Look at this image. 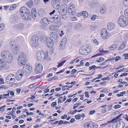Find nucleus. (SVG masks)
Instances as JSON below:
<instances>
[{
    "mask_svg": "<svg viewBox=\"0 0 128 128\" xmlns=\"http://www.w3.org/2000/svg\"><path fill=\"white\" fill-rule=\"evenodd\" d=\"M120 93L121 94H118L117 95V96H123V94H126V92L124 91V92H121Z\"/></svg>",
    "mask_w": 128,
    "mask_h": 128,
    "instance_id": "nucleus-49",
    "label": "nucleus"
},
{
    "mask_svg": "<svg viewBox=\"0 0 128 128\" xmlns=\"http://www.w3.org/2000/svg\"><path fill=\"white\" fill-rule=\"evenodd\" d=\"M49 21L46 18H44L41 20L40 21V23L43 25H46L49 23Z\"/></svg>",
    "mask_w": 128,
    "mask_h": 128,
    "instance_id": "nucleus-16",
    "label": "nucleus"
},
{
    "mask_svg": "<svg viewBox=\"0 0 128 128\" xmlns=\"http://www.w3.org/2000/svg\"><path fill=\"white\" fill-rule=\"evenodd\" d=\"M23 76L19 73L17 72L16 74V78L17 80H20Z\"/></svg>",
    "mask_w": 128,
    "mask_h": 128,
    "instance_id": "nucleus-29",
    "label": "nucleus"
},
{
    "mask_svg": "<svg viewBox=\"0 0 128 128\" xmlns=\"http://www.w3.org/2000/svg\"><path fill=\"white\" fill-rule=\"evenodd\" d=\"M6 64V62L3 60L0 59V68H1L4 67Z\"/></svg>",
    "mask_w": 128,
    "mask_h": 128,
    "instance_id": "nucleus-24",
    "label": "nucleus"
},
{
    "mask_svg": "<svg viewBox=\"0 0 128 128\" xmlns=\"http://www.w3.org/2000/svg\"><path fill=\"white\" fill-rule=\"evenodd\" d=\"M115 26V24L112 22L108 23L107 25V29L108 30H112L114 29Z\"/></svg>",
    "mask_w": 128,
    "mask_h": 128,
    "instance_id": "nucleus-18",
    "label": "nucleus"
},
{
    "mask_svg": "<svg viewBox=\"0 0 128 128\" xmlns=\"http://www.w3.org/2000/svg\"><path fill=\"white\" fill-rule=\"evenodd\" d=\"M15 76H14L13 77H12L10 78V80L9 81L8 83H13L15 81Z\"/></svg>",
    "mask_w": 128,
    "mask_h": 128,
    "instance_id": "nucleus-38",
    "label": "nucleus"
},
{
    "mask_svg": "<svg viewBox=\"0 0 128 128\" xmlns=\"http://www.w3.org/2000/svg\"><path fill=\"white\" fill-rule=\"evenodd\" d=\"M9 54L8 51L6 50H4L2 51L1 54V56L4 59L6 57V56H8Z\"/></svg>",
    "mask_w": 128,
    "mask_h": 128,
    "instance_id": "nucleus-20",
    "label": "nucleus"
},
{
    "mask_svg": "<svg viewBox=\"0 0 128 128\" xmlns=\"http://www.w3.org/2000/svg\"><path fill=\"white\" fill-rule=\"evenodd\" d=\"M18 62L19 64L23 66V68L26 67L28 65L26 64L27 62L25 54L23 52H21L19 55L18 59Z\"/></svg>",
    "mask_w": 128,
    "mask_h": 128,
    "instance_id": "nucleus-2",
    "label": "nucleus"
},
{
    "mask_svg": "<svg viewBox=\"0 0 128 128\" xmlns=\"http://www.w3.org/2000/svg\"><path fill=\"white\" fill-rule=\"evenodd\" d=\"M67 11V10L64 9H61V8H60L58 11L60 14L62 16H64L66 14Z\"/></svg>",
    "mask_w": 128,
    "mask_h": 128,
    "instance_id": "nucleus-23",
    "label": "nucleus"
},
{
    "mask_svg": "<svg viewBox=\"0 0 128 128\" xmlns=\"http://www.w3.org/2000/svg\"><path fill=\"white\" fill-rule=\"evenodd\" d=\"M5 26V24L4 23H2L0 24V32L4 30Z\"/></svg>",
    "mask_w": 128,
    "mask_h": 128,
    "instance_id": "nucleus-37",
    "label": "nucleus"
},
{
    "mask_svg": "<svg viewBox=\"0 0 128 128\" xmlns=\"http://www.w3.org/2000/svg\"><path fill=\"white\" fill-rule=\"evenodd\" d=\"M20 12L22 18L26 20H29L31 19V16L30 10L26 7H21L20 10Z\"/></svg>",
    "mask_w": 128,
    "mask_h": 128,
    "instance_id": "nucleus-1",
    "label": "nucleus"
},
{
    "mask_svg": "<svg viewBox=\"0 0 128 128\" xmlns=\"http://www.w3.org/2000/svg\"><path fill=\"white\" fill-rule=\"evenodd\" d=\"M56 102H53L51 105V106L52 107H54V106L56 105Z\"/></svg>",
    "mask_w": 128,
    "mask_h": 128,
    "instance_id": "nucleus-62",
    "label": "nucleus"
},
{
    "mask_svg": "<svg viewBox=\"0 0 128 128\" xmlns=\"http://www.w3.org/2000/svg\"><path fill=\"white\" fill-rule=\"evenodd\" d=\"M82 16H83L84 18H86L88 16V13L87 12L85 11H83L82 12V13L81 14Z\"/></svg>",
    "mask_w": 128,
    "mask_h": 128,
    "instance_id": "nucleus-32",
    "label": "nucleus"
},
{
    "mask_svg": "<svg viewBox=\"0 0 128 128\" xmlns=\"http://www.w3.org/2000/svg\"><path fill=\"white\" fill-rule=\"evenodd\" d=\"M56 12H58V10H56V11L55 10H54L52 12H51L50 13V15H52V14H53L54 13H55L56 12Z\"/></svg>",
    "mask_w": 128,
    "mask_h": 128,
    "instance_id": "nucleus-61",
    "label": "nucleus"
},
{
    "mask_svg": "<svg viewBox=\"0 0 128 128\" xmlns=\"http://www.w3.org/2000/svg\"><path fill=\"white\" fill-rule=\"evenodd\" d=\"M16 8V6L15 5H13L10 8V10H12L15 8Z\"/></svg>",
    "mask_w": 128,
    "mask_h": 128,
    "instance_id": "nucleus-51",
    "label": "nucleus"
},
{
    "mask_svg": "<svg viewBox=\"0 0 128 128\" xmlns=\"http://www.w3.org/2000/svg\"><path fill=\"white\" fill-rule=\"evenodd\" d=\"M90 122H86L84 125V126L85 128H88L90 126Z\"/></svg>",
    "mask_w": 128,
    "mask_h": 128,
    "instance_id": "nucleus-40",
    "label": "nucleus"
},
{
    "mask_svg": "<svg viewBox=\"0 0 128 128\" xmlns=\"http://www.w3.org/2000/svg\"><path fill=\"white\" fill-rule=\"evenodd\" d=\"M114 57H112L111 58H109L106 60L105 62H106L107 61L110 60L111 61H114Z\"/></svg>",
    "mask_w": 128,
    "mask_h": 128,
    "instance_id": "nucleus-50",
    "label": "nucleus"
},
{
    "mask_svg": "<svg viewBox=\"0 0 128 128\" xmlns=\"http://www.w3.org/2000/svg\"><path fill=\"white\" fill-rule=\"evenodd\" d=\"M36 8H34L31 10V13L32 14V16L33 18L35 19L36 18Z\"/></svg>",
    "mask_w": 128,
    "mask_h": 128,
    "instance_id": "nucleus-22",
    "label": "nucleus"
},
{
    "mask_svg": "<svg viewBox=\"0 0 128 128\" xmlns=\"http://www.w3.org/2000/svg\"><path fill=\"white\" fill-rule=\"evenodd\" d=\"M58 36L56 32H52L50 34V39L54 42H55L58 39Z\"/></svg>",
    "mask_w": 128,
    "mask_h": 128,
    "instance_id": "nucleus-12",
    "label": "nucleus"
},
{
    "mask_svg": "<svg viewBox=\"0 0 128 128\" xmlns=\"http://www.w3.org/2000/svg\"><path fill=\"white\" fill-rule=\"evenodd\" d=\"M123 3L125 6L128 7V0H125Z\"/></svg>",
    "mask_w": 128,
    "mask_h": 128,
    "instance_id": "nucleus-48",
    "label": "nucleus"
},
{
    "mask_svg": "<svg viewBox=\"0 0 128 128\" xmlns=\"http://www.w3.org/2000/svg\"><path fill=\"white\" fill-rule=\"evenodd\" d=\"M60 17L58 15H55L54 17L50 19L51 22L53 23H58L60 21Z\"/></svg>",
    "mask_w": 128,
    "mask_h": 128,
    "instance_id": "nucleus-9",
    "label": "nucleus"
},
{
    "mask_svg": "<svg viewBox=\"0 0 128 128\" xmlns=\"http://www.w3.org/2000/svg\"><path fill=\"white\" fill-rule=\"evenodd\" d=\"M23 68V70H19L18 71V72L22 76L24 75H26L27 73V71L28 70V68Z\"/></svg>",
    "mask_w": 128,
    "mask_h": 128,
    "instance_id": "nucleus-15",
    "label": "nucleus"
},
{
    "mask_svg": "<svg viewBox=\"0 0 128 128\" xmlns=\"http://www.w3.org/2000/svg\"><path fill=\"white\" fill-rule=\"evenodd\" d=\"M74 26L76 29L78 30L81 28V25L80 24H78L75 26Z\"/></svg>",
    "mask_w": 128,
    "mask_h": 128,
    "instance_id": "nucleus-44",
    "label": "nucleus"
},
{
    "mask_svg": "<svg viewBox=\"0 0 128 128\" xmlns=\"http://www.w3.org/2000/svg\"><path fill=\"white\" fill-rule=\"evenodd\" d=\"M100 34L102 38L104 39H106V37L108 36L107 31L105 28L103 29L101 31Z\"/></svg>",
    "mask_w": 128,
    "mask_h": 128,
    "instance_id": "nucleus-13",
    "label": "nucleus"
},
{
    "mask_svg": "<svg viewBox=\"0 0 128 128\" xmlns=\"http://www.w3.org/2000/svg\"><path fill=\"white\" fill-rule=\"evenodd\" d=\"M95 68H96V66L95 65H93L89 67V69L90 70H91Z\"/></svg>",
    "mask_w": 128,
    "mask_h": 128,
    "instance_id": "nucleus-54",
    "label": "nucleus"
},
{
    "mask_svg": "<svg viewBox=\"0 0 128 128\" xmlns=\"http://www.w3.org/2000/svg\"><path fill=\"white\" fill-rule=\"evenodd\" d=\"M124 44V43H123L119 47L118 49V50H121L125 47V45Z\"/></svg>",
    "mask_w": 128,
    "mask_h": 128,
    "instance_id": "nucleus-41",
    "label": "nucleus"
},
{
    "mask_svg": "<svg viewBox=\"0 0 128 128\" xmlns=\"http://www.w3.org/2000/svg\"><path fill=\"white\" fill-rule=\"evenodd\" d=\"M57 26L55 24H53L50 25L49 27V29L50 30H52V31L54 30L55 28H56Z\"/></svg>",
    "mask_w": 128,
    "mask_h": 128,
    "instance_id": "nucleus-33",
    "label": "nucleus"
},
{
    "mask_svg": "<svg viewBox=\"0 0 128 128\" xmlns=\"http://www.w3.org/2000/svg\"><path fill=\"white\" fill-rule=\"evenodd\" d=\"M36 82H35L34 84H32L30 85L28 87L30 88H34L36 86Z\"/></svg>",
    "mask_w": 128,
    "mask_h": 128,
    "instance_id": "nucleus-47",
    "label": "nucleus"
},
{
    "mask_svg": "<svg viewBox=\"0 0 128 128\" xmlns=\"http://www.w3.org/2000/svg\"><path fill=\"white\" fill-rule=\"evenodd\" d=\"M98 16L96 15H94L91 17V19L92 20L94 21L96 19H98Z\"/></svg>",
    "mask_w": 128,
    "mask_h": 128,
    "instance_id": "nucleus-36",
    "label": "nucleus"
},
{
    "mask_svg": "<svg viewBox=\"0 0 128 128\" xmlns=\"http://www.w3.org/2000/svg\"><path fill=\"white\" fill-rule=\"evenodd\" d=\"M4 60L7 62L10 63L13 60V58L12 54H9L7 58H5Z\"/></svg>",
    "mask_w": 128,
    "mask_h": 128,
    "instance_id": "nucleus-17",
    "label": "nucleus"
},
{
    "mask_svg": "<svg viewBox=\"0 0 128 128\" xmlns=\"http://www.w3.org/2000/svg\"><path fill=\"white\" fill-rule=\"evenodd\" d=\"M47 46L49 48H51L54 46V42L51 39L48 37H46L44 40Z\"/></svg>",
    "mask_w": 128,
    "mask_h": 128,
    "instance_id": "nucleus-7",
    "label": "nucleus"
},
{
    "mask_svg": "<svg viewBox=\"0 0 128 128\" xmlns=\"http://www.w3.org/2000/svg\"><path fill=\"white\" fill-rule=\"evenodd\" d=\"M43 66L40 64H37L36 65L35 71L36 73H41L42 70Z\"/></svg>",
    "mask_w": 128,
    "mask_h": 128,
    "instance_id": "nucleus-11",
    "label": "nucleus"
},
{
    "mask_svg": "<svg viewBox=\"0 0 128 128\" xmlns=\"http://www.w3.org/2000/svg\"><path fill=\"white\" fill-rule=\"evenodd\" d=\"M87 51H87L86 49L84 48V47H82L81 48V49L80 50L79 52L80 54L84 55L85 54V52H87Z\"/></svg>",
    "mask_w": 128,
    "mask_h": 128,
    "instance_id": "nucleus-25",
    "label": "nucleus"
},
{
    "mask_svg": "<svg viewBox=\"0 0 128 128\" xmlns=\"http://www.w3.org/2000/svg\"><path fill=\"white\" fill-rule=\"evenodd\" d=\"M100 12L101 13L103 14L106 12V10L103 7H101L100 9Z\"/></svg>",
    "mask_w": 128,
    "mask_h": 128,
    "instance_id": "nucleus-46",
    "label": "nucleus"
},
{
    "mask_svg": "<svg viewBox=\"0 0 128 128\" xmlns=\"http://www.w3.org/2000/svg\"><path fill=\"white\" fill-rule=\"evenodd\" d=\"M90 6H93L94 7H98L99 6V4L96 2H92L91 4H89Z\"/></svg>",
    "mask_w": 128,
    "mask_h": 128,
    "instance_id": "nucleus-28",
    "label": "nucleus"
},
{
    "mask_svg": "<svg viewBox=\"0 0 128 128\" xmlns=\"http://www.w3.org/2000/svg\"><path fill=\"white\" fill-rule=\"evenodd\" d=\"M67 117V115L66 114H65L64 116H61V118L63 119L66 118Z\"/></svg>",
    "mask_w": 128,
    "mask_h": 128,
    "instance_id": "nucleus-64",
    "label": "nucleus"
},
{
    "mask_svg": "<svg viewBox=\"0 0 128 128\" xmlns=\"http://www.w3.org/2000/svg\"><path fill=\"white\" fill-rule=\"evenodd\" d=\"M4 97L2 98H6V96H9V93L8 92V93L4 94L3 95Z\"/></svg>",
    "mask_w": 128,
    "mask_h": 128,
    "instance_id": "nucleus-56",
    "label": "nucleus"
},
{
    "mask_svg": "<svg viewBox=\"0 0 128 128\" xmlns=\"http://www.w3.org/2000/svg\"><path fill=\"white\" fill-rule=\"evenodd\" d=\"M39 38L38 36L36 35L32 36L31 39V42L32 45L36 47L38 45V42Z\"/></svg>",
    "mask_w": 128,
    "mask_h": 128,
    "instance_id": "nucleus-8",
    "label": "nucleus"
},
{
    "mask_svg": "<svg viewBox=\"0 0 128 128\" xmlns=\"http://www.w3.org/2000/svg\"><path fill=\"white\" fill-rule=\"evenodd\" d=\"M17 40L18 41L20 42H21L23 43L25 42L24 38L22 36H20L17 38Z\"/></svg>",
    "mask_w": 128,
    "mask_h": 128,
    "instance_id": "nucleus-35",
    "label": "nucleus"
},
{
    "mask_svg": "<svg viewBox=\"0 0 128 128\" xmlns=\"http://www.w3.org/2000/svg\"><path fill=\"white\" fill-rule=\"evenodd\" d=\"M115 120H116V119H114V118L111 120H110L109 121H108L106 123L104 124H102L101 125V126H104V125H105V126L106 125L108 124V123H111L112 122H116V121H115Z\"/></svg>",
    "mask_w": 128,
    "mask_h": 128,
    "instance_id": "nucleus-34",
    "label": "nucleus"
},
{
    "mask_svg": "<svg viewBox=\"0 0 128 128\" xmlns=\"http://www.w3.org/2000/svg\"><path fill=\"white\" fill-rule=\"evenodd\" d=\"M118 22L119 25L121 26L124 27L128 24V20L124 16L119 17Z\"/></svg>",
    "mask_w": 128,
    "mask_h": 128,
    "instance_id": "nucleus-4",
    "label": "nucleus"
},
{
    "mask_svg": "<svg viewBox=\"0 0 128 128\" xmlns=\"http://www.w3.org/2000/svg\"><path fill=\"white\" fill-rule=\"evenodd\" d=\"M120 105L119 104H116L114 106V108L115 109H117L120 108Z\"/></svg>",
    "mask_w": 128,
    "mask_h": 128,
    "instance_id": "nucleus-55",
    "label": "nucleus"
},
{
    "mask_svg": "<svg viewBox=\"0 0 128 128\" xmlns=\"http://www.w3.org/2000/svg\"><path fill=\"white\" fill-rule=\"evenodd\" d=\"M66 61V60H65L62 61V62L60 63L57 66L58 67H60L61 66H62L64 64L65 62Z\"/></svg>",
    "mask_w": 128,
    "mask_h": 128,
    "instance_id": "nucleus-42",
    "label": "nucleus"
},
{
    "mask_svg": "<svg viewBox=\"0 0 128 128\" xmlns=\"http://www.w3.org/2000/svg\"><path fill=\"white\" fill-rule=\"evenodd\" d=\"M26 4L29 8L32 6L33 5L32 1V0H30L28 2L26 3Z\"/></svg>",
    "mask_w": 128,
    "mask_h": 128,
    "instance_id": "nucleus-30",
    "label": "nucleus"
},
{
    "mask_svg": "<svg viewBox=\"0 0 128 128\" xmlns=\"http://www.w3.org/2000/svg\"><path fill=\"white\" fill-rule=\"evenodd\" d=\"M14 76V75L13 74H11L8 76L6 77V81L8 83L9 81L10 80V78Z\"/></svg>",
    "mask_w": 128,
    "mask_h": 128,
    "instance_id": "nucleus-31",
    "label": "nucleus"
},
{
    "mask_svg": "<svg viewBox=\"0 0 128 128\" xmlns=\"http://www.w3.org/2000/svg\"><path fill=\"white\" fill-rule=\"evenodd\" d=\"M124 14L126 17L128 18V9H126L124 12Z\"/></svg>",
    "mask_w": 128,
    "mask_h": 128,
    "instance_id": "nucleus-45",
    "label": "nucleus"
},
{
    "mask_svg": "<svg viewBox=\"0 0 128 128\" xmlns=\"http://www.w3.org/2000/svg\"><path fill=\"white\" fill-rule=\"evenodd\" d=\"M88 92H85V94H86L85 96L86 97L89 98V95L88 94Z\"/></svg>",
    "mask_w": 128,
    "mask_h": 128,
    "instance_id": "nucleus-63",
    "label": "nucleus"
},
{
    "mask_svg": "<svg viewBox=\"0 0 128 128\" xmlns=\"http://www.w3.org/2000/svg\"><path fill=\"white\" fill-rule=\"evenodd\" d=\"M37 58L39 61L42 60L43 59H46L48 56V53L47 52H45L42 50H38L36 54Z\"/></svg>",
    "mask_w": 128,
    "mask_h": 128,
    "instance_id": "nucleus-3",
    "label": "nucleus"
},
{
    "mask_svg": "<svg viewBox=\"0 0 128 128\" xmlns=\"http://www.w3.org/2000/svg\"><path fill=\"white\" fill-rule=\"evenodd\" d=\"M4 80L2 78H0V84H4Z\"/></svg>",
    "mask_w": 128,
    "mask_h": 128,
    "instance_id": "nucleus-58",
    "label": "nucleus"
},
{
    "mask_svg": "<svg viewBox=\"0 0 128 128\" xmlns=\"http://www.w3.org/2000/svg\"><path fill=\"white\" fill-rule=\"evenodd\" d=\"M123 56L125 57L124 58L125 59H128V53L124 54H123Z\"/></svg>",
    "mask_w": 128,
    "mask_h": 128,
    "instance_id": "nucleus-53",
    "label": "nucleus"
},
{
    "mask_svg": "<svg viewBox=\"0 0 128 128\" xmlns=\"http://www.w3.org/2000/svg\"><path fill=\"white\" fill-rule=\"evenodd\" d=\"M118 47L117 44H114L111 46L109 48V50H114Z\"/></svg>",
    "mask_w": 128,
    "mask_h": 128,
    "instance_id": "nucleus-27",
    "label": "nucleus"
},
{
    "mask_svg": "<svg viewBox=\"0 0 128 128\" xmlns=\"http://www.w3.org/2000/svg\"><path fill=\"white\" fill-rule=\"evenodd\" d=\"M67 39L66 37H64L63 38L62 40L60 42L59 48L61 50L63 49L64 48L65 43L66 42Z\"/></svg>",
    "mask_w": 128,
    "mask_h": 128,
    "instance_id": "nucleus-14",
    "label": "nucleus"
},
{
    "mask_svg": "<svg viewBox=\"0 0 128 128\" xmlns=\"http://www.w3.org/2000/svg\"><path fill=\"white\" fill-rule=\"evenodd\" d=\"M75 10L76 8L74 6L72 5L68 7V12L70 14L74 15L75 14Z\"/></svg>",
    "mask_w": 128,
    "mask_h": 128,
    "instance_id": "nucleus-10",
    "label": "nucleus"
},
{
    "mask_svg": "<svg viewBox=\"0 0 128 128\" xmlns=\"http://www.w3.org/2000/svg\"><path fill=\"white\" fill-rule=\"evenodd\" d=\"M60 4V1L57 2L53 3V6L55 9H58Z\"/></svg>",
    "mask_w": 128,
    "mask_h": 128,
    "instance_id": "nucleus-26",
    "label": "nucleus"
},
{
    "mask_svg": "<svg viewBox=\"0 0 128 128\" xmlns=\"http://www.w3.org/2000/svg\"><path fill=\"white\" fill-rule=\"evenodd\" d=\"M45 12L42 9H40L38 11V15L40 17L44 16H45Z\"/></svg>",
    "mask_w": 128,
    "mask_h": 128,
    "instance_id": "nucleus-21",
    "label": "nucleus"
},
{
    "mask_svg": "<svg viewBox=\"0 0 128 128\" xmlns=\"http://www.w3.org/2000/svg\"><path fill=\"white\" fill-rule=\"evenodd\" d=\"M125 123L122 121L118 122H116L112 125V128H124L125 126Z\"/></svg>",
    "mask_w": 128,
    "mask_h": 128,
    "instance_id": "nucleus-6",
    "label": "nucleus"
},
{
    "mask_svg": "<svg viewBox=\"0 0 128 128\" xmlns=\"http://www.w3.org/2000/svg\"><path fill=\"white\" fill-rule=\"evenodd\" d=\"M120 59V56H117L115 58H114L115 61L116 62H117Z\"/></svg>",
    "mask_w": 128,
    "mask_h": 128,
    "instance_id": "nucleus-59",
    "label": "nucleus"
},
{
    "mask_svg": "<svg viewBox=\"0 0 128 128\" xmlns=\"http://www.w3.org/2000/svg\"><path fill=\"white\" fill-rule=\"evenodd\" d=\"M76 71H77V70H76L75 69H73L72 70V71L71 72V74H74L76 72Z\"/></svg>",
    "mask_w": 128,
    "mask_h": 128,
    "instance_id": "nucleus-57",
    "label": "nucleus"
},
{
    "mask_svg": "<svg viewBox=\"0 0 128 128\" xmlns=\"http://www.w3.org/2000/svg\"><path fill=\"white\" fill-rule=\"evenodd\" d=\"M104 59L102 58H100L98 60H96V62H102V61H103L104 60Z\"/></svg>",
    "mask_w": 128,
    "mask_h": 128,
    "instance_id": "nucleus-52",
    "label": "nucleus"
},
{
    "mask_svg": "<svg viewBox=\"0 0 128 128\" xmlns=\"http://www.w3.org/2000/svg\"><path fill=\"white\" fill-rule=\"evenodd\" d=\"M60 8H61V9H65V10H67V5L66 4H63L61 6Z\"/></svg>",
    "mask_w": 128,
    "mask_h": 128,
    "instance_id": "nucleus-39",
    "label": "nucleus"
},
{
    "mask_svg": "<svg viewBox=\"0 0 128 128\" xmlns=\"http://www.w3.org/2000/svg\"><path fill=\"white\" fill-rule=\"evenodd\" d=\"M24 24L23 23H20L18 24L15 25L14 28L19 30H22L24 28Z\"/></svg>",
    "mask_w": 128,
    "mask_h": 128,
    "instance_id": "nucleus-19",
    "label": "nucleus"
},
{
    "mask_svg": "<svg viewBox=\"0 0 128 128\" xmlns=\"http://www.w3.org/2000/svg\"><path fill=\"white\" fill-rule=\"evenodd\" d=\"M10 46L12 47V51L14 53L16 54L20 51L19 46L16 44L14 41H12L10 42Z\"/></svg>",
    "mask_w": 128,
    "mask_h": 128,
    "instance_id": "nucleus-5",
    "label": "nucleus"
},
{
    "mask_svg": "<svg viewBox=\"0 0 128 128\" xmlns=\"http://www.w3.org/2000/svg\"><path fill=\"white\" fill-rule=\"evenodd\" d=\"M96 26L94 25H91L90 26V29L93 30H95L96 29Z\"/></svg>",
    "mask_w": 128,
    "mask_h": 128,
    "instance_id": "nucleus-43",
    "label": "nucleus"
},
{
    "mask_svg": "<svg viewBox=\"0 0 128 128\" xmlns=\"http://www.w3.org/2000/svg\"><path fill=\"white\" fill-rule=\"evenodd\" d=\"M93 42L95 43L96 45H98V42L97 41L96 39H95L93 40Z\"/></svg>",
    "mask_w": 128,
    "mask_h": 128,
    "instance_id": "nucleus-60",
    "label": "nucleus"
}]
</instances>
